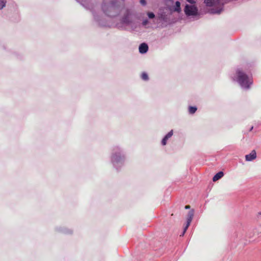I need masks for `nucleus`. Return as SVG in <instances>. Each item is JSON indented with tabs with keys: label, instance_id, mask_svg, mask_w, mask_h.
Listing matches in <instances>:
<instances>
[{
	"label": "nucleus",
	"instance_id": "nucleus-1",
	"mask_svg": "<svg viewBox=\"0 0 261 261\" xmlns=\"http://www.w3.org/2000/svg\"><path fill=\"white\" fill-rule=\"evenodd\" d=\"M124 7V0H103L101 9L108 16L115 17Z\"/></svg>",
	"mask_w": 261,
	"mask_h": 261
},
{
	"label": "nucleus",
	"instance_id": "nucleus-2",
	"mask_svg": "<svg viewBox=\"0 0 261 261\" xmlns=\"http://www.w3.org/2000/svg\"><path fill=\"white\" fill-rule=\"evenodd\" d=\"M122 15L120 18V22L126 27H128L132 31H136L137 28L140 27V23L136 20V14L135 12L132 9L128 8H124L121 11Z\"/></svg>",
	"mask_w": 261,
	"mask_h": 261
},
{
	"label": "nucleus",
	"instance_id": "nucleus-3",
	"mask_svg": "<svg viewBox=\"0 0 261 261\" xmlns=\"http://www.w3.org/2000/svg\"><path fill=\"white\" fill-rule=\"evenodd\" d=\"M126 160L124 150L118 146H114L111 155V162L113 167L119 171L124 166Z\"/></svg>",
	"mask_w": 261,
	"mask_h": 261
},
{
	"label": "nucleus",
	"instance_id": "nucleus-4",
	"mask_svg": "<svg viewBox=\"0 0 261 261\" xmlns=\"http://www.w3.org/2000/svg\"><path fill=\"white\" fill-rule=\"evenodd\" d=\"M236 80L242 88L245 89H249L253 83L252 78L249 77L240 69H237L236 70Z\"/></svg>",
	"mask_w": 261,
	"mask_h": 261
},
{
	"label": "nucleus",
	"instance_id": "nucleus-5",
	"mask_svg": "<svg viewBox=\"0 0 261 261\" xmlns=\"http://www.w3.org/2000/svg\"><path fill=\"white\" fill-rule=\"evenodd\" d=\"M90 0H81V4L83 6H84L85 8L88 9H90L92 12L94 18L95 20L98 22V24L100 26H105L106 23L103 20L99 19V16L96 15L95 12V7L90 4Z\"/></svg>",
	"mask_w": 261,
	"mask_h": 261
},
{
	"label": "nucleus",
	"instance_id": "nucleus-6",
	"mask_svg": "<svg viewBox=\"0 0 261 261\" xmlns=\"http://www.w3.org/2000/svg\"><path fill=\"white\" fill-rule=\"evenodd\" d=\"M172 13V9L171 8H165L160 9L158 14V19L161 21L167 22L170 20V16Z\"/></svg>",
	"mask_w": 261,
	"mask_h": 261
},
{
	"label": "nucleus",
	"instance_id": "nucleus-7",
	"mask_svg": "<svg viewBox=\"0 0 261 261\" xmlns=\"http://www.w3.org/2000/svg\"><path fill=\"white\" fill-rule=\"evenodd\" d=\"M184 12L187 16H197L199 15L197 7L193 4H186Z\"/></svg>",
	"mask_w": 261,
	"mask_h": 261
},
{
	"label": "nucleus",
	"instance_id": "nucleus-8",
	"mask_svg": "<svg viewBox=\"0 0 261 261\" xmlns=\"http://www.w3.org/2000/svg\"><path fill=\"white\" fill-rule=\"evenodd\" d=\"M194 211L193 210H191L188 212L187 217V224L186 226L184 228V231L186 232L187 229L188 228L189 226H190L191 223V221L194 216Z\"/></svg>",
	"mask_w": 261,
	"mask_h": 261
},
{
	"label": "nucleus",
	"instance_id": "nucleus-9",
	"mask_svg": "<svg viewBox=\"0 0 261 261\" xmlns=\"http://www.w3.org/2000/svg\"><path fill=\"white\" fill-rule=\"evenodd\" d=\"M204 3L207 6L211 7L217 4H224L223 0H204Z\"/></svg>",
	"mask_w": 261,
	"mask_h": 261
},
{
	"label": "nucleus",
	"instance_id": "nucleus-10",
	"mask_svg": "<svg viewBox=\"0 0 261 261\" xmlns=\"http://www.w3.org/2000/svg\"><path fill=\"white\" fill-rule=\"evenodd\" d=\"M173 134V130H171L169 132H168L162 139L161 141L162 145L163 146L166 145L167 140L172 136Z\"/></svg>",
	"mask_w": 261,
	"mask_h": 261
},
{
	"label": "nucleus",
	"instance_id": "nucleus-11",
	"mask_svg": "<svg viewBox=\"0 0 261 261\" xmlns=\"http://www.w3.org/2000/svg\"><path fill=\"white\" fill-rule=\"evenodd\" d=\"M256 158V153L254 150H252L251 153L245 155V159L247 161H251Z\"/></svg>",
	"mask_w": 261,
	"mask_h": 261
},
{
	"label": "nucleus",
	"instance_id": "nucleus-12",
	"mask_svg": "<svg viewBox=\"0 0 261 261\" xmlns=\"http://www.w3.org/2000/svg\"><path fill=\"white\" fill-rule=\"evenodd\" d=\"M224 176V173L223 171H219L213 177V181H216L221 178Z\"/></svg>",
	"mask_w": 261,
	"mask_h": 261
},
{
	"label": "nucleus",
	"instance_id": "nucleus-13",
	"mask_svg": "<svg viewBox=\"0 0 261 261\" xmlns=\"http://www.w3.org/2000/svg\"><path fill=\"white\" fill-rule=\"evenodd\" d=\"M58 230L64 234H71L72 232V230L66 227H60L57 228Z\"/></svg>",
	"mask_w": 261,
	"mask_h": 261
},
{
	"label": "nucleus",
	"instance_id": "nucleus-14",
	"mask_svg": "<svg viewBox=\"0 0 261 261\" xmlns=\"http://www.w3.org/2000/svg\"><path fill=\"white\" fill-rule=\"evenodd\" d=\"M172 12H180L181 11V8H180V3L179 1H176L175 2V5L174 8H172Z\"/></svg>",
	"mask_w": 261,
	"mask_h": 261
},
{
	"label": "nucleus",
	"instance_id": "nucleus-15",
	"mask_svg": "<svg viewBox=\"0 0 261 261\" xmlns=\"http://www.w3.org/2000/svg\"><path fill=\"white\" fill-rule=\"evenodd\" d=\"M197 110V108L195 106H190L189 107V112L191 114H194Z\"/></svg>",
	"mask_w": 261,
	"mask_h": 261
},
{
	"label": "nucleus",
	"instance_id": "nucleus-16",
	"mask_svg": "<svg viewBox=\"0 0 261 261\" xmlns=\"http://www.w3.org/2000/svg\"><path fill=\"white\" fill-rule=\"evenodd\" d=\"M141 79L145 81H147L149 80V77L146 72H143L141 74Z\"/></svg>",
	"mask_w": 261,
	"mask_h": 261
},
{
	"label": "nucleus",
	"instance_id": "nucleus-17",
	"mask_svg": "<svg viewBox=\"0 0 261 261\" xmlns=\"http://www.w3.org/2000/svg\"><path fill=\"white\" fill-rule=\"evenodd\" d=\"M138 49H148V46L147 43L143 42L139 45Z\"/></svg>",
	"mask_w": 261,
	"mask_h": 261
},
{
	"label": "nucleus",
	"instance_id": "nucleus-18",
	"mask_svg": "<svg viewBox=\"0 0 261 261\" xmlns=\"http://www.w3.org/2000/svg\"><path fill=\"white\" fill-rule=\"evenodd\" d=\"M147 15L149 18L150 19H153L155 17V15L153 12H148L147 13Z\"/></svg>",
	"mask_w": 261,
	"mask_h": 261
},
{
	"label": "nucleus",
	"instance_id": "nucleus-19",
	"mask_svg": "<svg viewBox=\"0 0 261 261\" xmlns=\"http://www.w3.org/2000/svg\"><path fill=\"white\" fill-rule=\"evenodd\" d=\"M148 23H149V21H148V19H145L144 20H143V21L142 22V24L143 26L145 27L147 24H148Z\"/></svg>",
	"mask_w": 261,
	"mask_h": 261
},
{
	"label": "nucleus",
	"instance_id": "nucleus-20",
	"mask_svg": "<svg viewBox=\"0 0 261 261\" xmlns=\"http://www.w3.org/2000/svg\"><path fill=\"white\" fill-rule=\"evenodd\" d=\"M6 0H1V9L6 6Z\"/></svg>",
	"mask_w": 261,
	"mask_h": 261
},
{
	"label": "nucleus",
	"instance_id": "nucleus-21",
	"mask_svg": "<svg viewBox=\"0 0 261 261\" xmlns=\"http://www.w3.org/2000/svg\"><path fill=\"white\" fill-rule=\"evenodd\" d=\"M140 4L143 6H145L147 5V2L146 0H140Z\"/></svg>",
	"mask_w": 261,
	"mask_h": 261
},
{
	"label": "nucleus",
	"instance_id": "nucleus-22",
	"mask_svg": "<svg viewBox=\"0 0 261 261\" xmlns=\"http://www.w3.org/2000/svg\"><path fill=\"white\" fill-rule=\"evenodd\" d=\"M148 50H139V53L141 54H145L148 51Z\"/></svg>",
	"mask_w": 261,
	"mask_h": 261
},
{
	"label": "nucleus",
	"instance_id": "nucleus-23",
	"mask_svg": "<svg viewBox=\"0 0 261 261\" xmlns=\"http://www.w3.org/2000/svg\"><path fill=\"white\" fill-rule=\"evenodd\" d=\"M222 11V9H219L218 10H216V11H214L213 12V13H217V14H220L221 13Z\"/></svg>",
	"mask_w": 261,
	"mask_h": 261
},
{
	"label": "nucleus",
	"instance_id": "nucleus-24",
	"mask_svg": "<svg viewBox=\"0 0 261 261\" xmlns=\"http://www.w3.org/2000/svg\"><path fill=\"white\" fill-rule=\"evenodd\" d=\"M186 1L191 4H194L195 3V0H186Z\"/></svg>",
	"mask_w": 261,
	"mask_h": 261
},
{
	"label": "nucleus",
	"instance_id": "nucleus-25",
	"mask_svg": "<svg viewBox=\"0 0 261 261\" xmlns=\"http://www.w3.org/2000/svg\"><path fill=\"white\" fill-rule=\"evenodd\" d=\"M190 208V206L189 205H187L185 206L186 209H189Z\"/></svg>",
	"mask_w": 261,
	"mask_h": 261
},
{
	"label": "nucleus",
	"instance_id": "nucleus-26",
	"mask_svg": "<svg viewBox=\"0 0 261 261\" xmlns=\"http://www.w3.org/2000/svg\"><path fill=\"white\" fill-rule=\"evenodd\" d=\"M185 232H185V231H182V232L181 233V234H180V237H182V236H184V234H185Z\"/></svg>",
	"mask_w": 261,
	"mask_h": 261
},
{
	"label": "nucleus",
	"instance_id": "nucleus-27",
	"mask_svg": "<svg viewBox=\"0 0 261 261\" xmlns=\"http://www.w3.org/2000/svg\"><path fill=\"white\" fill-rule=\"evenodd\" d=\"M253 126H252L250 128L249 131H250H250H251V130L253 129Z\"/></svg>",
	"mask_w": 261,
	"mask_h": 261
},
{
	"label": "nucleus",
	"instance_id": "nucleus-28",
	"mask_svg": "<svg viewBox=\"0 0 261 261\" xmlns=\"http://www.w3.org/2000/svg\"><path fill=\"white\" fill-rule=\"evenodd\" d=\"M259 215H261V212L259 213Z\"/></svg>",
	"mask_w": 261,
	"mask_h": 261
}]
</instances>
